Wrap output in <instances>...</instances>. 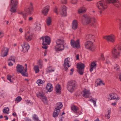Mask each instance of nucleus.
<instances>
[{
  "mask_svg": "<svg viewBox=\"0 0 121 121\" xmlns=\"http://www.w3.org/2000/svg\"><path fill=\"white\" fill-rule=\"evenodd\" d=\"M22 46L23 50L25 51L24 52H27L29 48V46L27 43H24Z\"/></svg>",
  "mask_w": 121,
  "mask_h": 121,
  "instance_id": "393cba45",
  "label": "nucleus"
},
{
  "mask_svg": "<svg viewBox=\"0 0 121 121\" xmlns=\"http://www.w3.org/2000/svg\"><path fill=\"white\" fill-rule=\"evenodd\" d=\"M61 2L63 4H66L67 3L66 0H61Z\"/></svg>",
  "mask_w": 121,
  "mask_h": 121,
  "instance_id": "5fc2aeb1",
  "label": "nucleus"
},
{
  "mask_svg": "<svg viewBox=\"0 0 121 121\" xmlns=\"http://www.w3.org/2000/svg\"><path fill=\"white\" fill-rule=\"evenodd\" d=\"M33 20V18L32 17H28V21L29 22H32Z\"/></svg>",
  "mask_w": 121,
  "mask_h": 121,
  "instance_id": "49530a36",
  "label": "nucleus"
},
{
  "mask_svg": "<svg viewBox=\"0 0 121 121\" xmlns=\"http://www.w3.org/2000/svg\"><path fill=\"white\" fill-rule=\"evenodd\" d=\"M83 16L84 19L82 20V23L84 25L89 24L92 26L95 22L96 20L94 17H91L86 15H84Z\"/></svg>",
  "mask_w": 121,
  "mask_h": 121,
  "instance_id": "f03ea898",
  "label": "nucleus"
},
{
  "mask_svg": "<svg viewBox=\"0 0 121 121\" xmlns=\"http://www.w3.org/2000/svg\"><path fill=\"white\" fill-rule=\"evenodd\" d=\"M46 89L49 92H51L52 90V84L50 83L47 84L46 86Z\"/></svg>",
  "mask_w": 121,
  "mask_h": 121,
  "instance_id": "cd10ccee",
  "label": "nucleus"
},
{
  "mask_svg": "<svg viewBox=\"0 0 121 121\" xmlns=\"http://www.w3.org/2000/svg\"><path fill=\"white\" fill-rule=\"evenodd\" d=\"M16 69L17 72L21 73L23 76H25L26 74V72L27 71V67H26L24 70V67L22 65L19 64L17 65L16 66Z\"/></svg>",
  "mask_w": 121,
  "mask_h": 121,
  "instance_id": "423d86ee",
  "label": "nucleus"
},
{
  "mask_svg": "<svg viewBox=\"0 0 121 121\" xmlns=\"http://www.w3.org/2000/svg\"><path fill=\"white\" fill-rule=\"evenodd\" d=\"M11 60L14 63L15 62V60L14 59V57H11V59H9L8 60Z\"/></svg>",
  "mask_w": 121,
  "mask_h": 121,
  "instance_id": "6e6d98bb",
  "label": "nucleus"
},
{
  "mask_svg": "<svg viewBox=\"0 0 121 121\" xmlns=\"http://www.w3.org/2000/svg\"><path fill=\"white\" fill-rule=\"evenodd\" d=\"M9 49L7 48H4L1 53V56L4 57L6 56L8 54Z\"/></svg>",
  "mask_w": 121,
  "mask_h": 121,
  "instance_id": "4be33fe9",
  "label": "nucleus"
},
{
  "mask_svg": "<svg viewBox=\"0 0 121 121\" xmlns=\"http://www.w3.org/2000/svg\"><path fill=\"white\" fill-rule=\"evenodd\" d=\"M106 63L107 64H109L110 63L109 61L107 60L106 61Z\"/></svg>",
  "mask_w": 121,
  "mask_h": 121,
  "instance_id": "0e129e2a",
  "label": "nucleus"
},
{
  "mask_svg": "<svg viewBox=\"0 0 121 121\" xmlns=\"http://www.w3.org/2000/svg\"><path fill=\"white\" fill-rule=\"evenodd\" d=\"M17 4V2L16 0H11V5L12 7L10 10L11 12L15 13L16 12Z\"/></svg>",
  "mask_w": 121,
  "mask_h": 121,
  "instance_id": "1a4fd4ad",
  "label": "nucleus"
},
{
  "mask_svg": "<svg viewBox=\"0 0 121 121\" xmlns=\"http://www.w3.org/2000/svg\"><path fill=\"white\" fill-rule=\"evenodd\" d=\"M8 65L9 66H12L13 65V64L10 61L9 62Z\"/></svg>",
  "mask_w": 121,
  "mask_h": 121,
  "instance_id": "13d9d810",
  "label": "nucleus"
},
{
  "mask_svg": "<svg viewBox=\"0 0 121 121\" xmlns=\"http://www.w3.org/2000/svg\"><path fill=\"white\" fill-rule=\"evenodd\" d=\"M54 12L56 14H58V8L56 7H55L54 10Z\"/></svg>",
  "mask_w": 121,
  "mask_h": 121,
  "instance_id": "3c124183",
  "label": "nucleus"
},
{
  "mask_svg": "<svg viewBox=\"0 0 121 121\" xmlns=\"http://www.w3.org/2000/svg\"><path fill=\"white\" fill-rule=\"evenodd\" d=\"M119 28L120 30H121V21L120 22V27Z\"/></svg>",
  "mask_w": 121,
  "mask_h": 121,
  "instance_id": "774afa93",
  "label": "nucleus"
},
{
  "mask_svg": "<svg viewBox=\"0 0 121 121\" xmlns=\"http://www.w3.org/2000/svg\"><path fill=\"white\" fill-rule=\"evenodd\" d=\"M43 45V46H42V47L44 49H47V46L46 45Z\"/></svg>",
  "mask_w": 121,
  "mask_h": 121,
  "instance_id": "4d7b16f0",
  "label": "nucleus"
},
{
  "mask_svg": "<svg viewBox=\"0 0 121 121\" xmlns=\"http://www.w3.org/2000/svg\"><path fill=\"white\" fill-rule=\"evenodd\" d=\"M61 87L60 85L58 84L55 87V90L56 92L59 94L60 93Z\"/></svg>",
  "mask_w": 121,
  "mask_h": 121,
  "instance_id": "c756f323",
  "label": "nucleus"
},
{
  "mask_svg": "<svg viewBox=\"0 0 121 121\" xmlns=\"http://www.w3.org/2000/svg\"><path fill=\"white\" fill-rule=\"evenodd\" d=\"M86 39L91 40V41L93 42L94 41L95 39V36L92 34H90L86 36Z\"/></svg>",
  "mask_w": 121,
  "mask_h": 121,
  "instance_id": "a878e982",
  "label": "nucleus"
},
{
  "mask_svg": "<svg viewBox=\"0 0 121 121\" xmlns=\"http://www.w3.org/2000/svg\"><path fill=\"white\" fill-rule=\"evenodd\" d=\"M97 100V99H96L95 98H92L90 100L91 102L93 103L95 106H96V103Z\"/></svg>",
  "mask_w": 121,
  "mask_h": 121,
  "instance_id": "ea45409f",
  "label": "nucleus"
},
{
  "mask_svg": "<svg viewBox=\"0 0 121 121\" xmlns=\"http://www.w3.org/2000/svg\"><path fill=\"white\" fill-rule=\"evenodd\" d=\"M70 60V58L69 57L66 58L65 60L63 66L66 71H68V68L70 67L71 65Z\"/></svg>",
  "mask_w": 121,
  "mask_h": 121,
  "instance_id": "6e6552de",
  "label": "nucleus"
},
{
  "mask_svg": "<svg viewBox=\"0 0 121 121\" xmlns=\"http://www.w3.org/2000/svg\"><path fill=\"white\" fill-rule=\"evenodd\" d=\"M110 98H108V100H110L111 99H116L117 100H118L120 99V97L118 95L116 94L115 93H113L111 94H109V96Z\"/></svg>",
  "mask_w": 121,
  "mask_h": 121,
  "instance_id": "6ab92c4d",
  "label": "nucleus"
},
{
  "mask_svg": "<svg viewBox=\"0 0 121 121\" xmlns=\"http://www.w3.org/2000/svg\"><path fill=\"white\" fill-rule=\"evenodd\" d=\"M37 96L38 97L41 99L42 101L45 104H47L48 101L47 97L45 96L44 94L42 92H39L37 94Z\"/></svg>",
  "mask_w": 121,
  "mask_h": 121,
  "instance_id": "9d476101",
  "label": "nucleus"
},
{
  "mask_svg": "<svg viewBox=\"0 0 121 121\" xmlns=\"http://www.w3.org/2000/svg\"><path fill=\"white\" fill-rule=\"evenodd\" d=\"M56 107L55 108L56 109L60 110L63 106L62 103L61 102H58L56 104Z\"/></svg>",
  "mask_w": 121,
  "mask_h": 121,
  "instance_id": "473e14b6",
  "label": "nucleus"
},
{
  "mask_svg": "<svg viewBox=\"0 0 121 121\" xmlns=\"http://www.w3.org/2000/svg\"><path fill=\"white\" fill-rule=\"evenodd\" d=\"M42 61L41 60H39L38 62L37 63V64L39 65V66L40 68H41L42 67Z\"/></svg>",
  "mask_w": 121,
  "mask_h": 121,
  "instance_id": "79ce46f5",
  "label": "nucleus"
},
{
  "mask_svg": "<svg viewBox=\"0 0 121 121\" xmlns=\"http://www.w3.org/2000/svg\"><path fill=\"white\" fill-rule=\"evenodd\" d=\"M113 4L115 6L117 7H119L121 6V4L119 1L117 0H115Z\"/></svg>",
  "mask_w": 121,
  "mask_h": 121,
  "instance_id": "72a5a7b5",
  "label": "nucleus"
},
{
  "mask_svg": "<svg viewBox=\"0 0 121 121\" xmlns=\"http://www.w3.org/2000/svg\"><path fill=\"white\" fill-rule=\"evenodd\" d=\"M78 22L77 20H74L72 22V27L73 30L77 29L78 26Z\"/></svg>",
  "mask_w": 121,
  "mask_h": 121,
  "instance_id": "412c9836",
  "label": "nucleus"
},
{
  "mask_svg": "<svg viewBox=\"0 0 121 121\" xmlns=\"http://www.w3.org/2000/svg\"><path fill=\"white\" fill-rule=\"evenodd\" d=\"M101 58L103 60H104L105 59V58L104 57V56L103 54H102L101 55Z\"/></svg>",
  "mask_w": 121,
  "mask_h": 121,
  "instance_id": "052dcab7",
  "label": "nucleus"
},
{
  "mask_svg": "<svg viewBox=\"0 0 121 121\" xmlns=\"http://www.w3.org/2000/svg\"><path fill=\"white\" fill-rule=\"evenodd\" d=\"M114 69L118 72L119 70V67L117 65H115L114 66Z\"/></svg>",
  "mask_w": 121,
  "mask_h": 121,
  "instance_id": "37998d69",
  "label": "nucleus"
},
{
  "mask_svg": "<svg viewBox=\"0 0 121 121\" xmlns=\"http://www.w3.org/2000/svg\"><path fill=\"white\" fill-rule=\"evenodd\" d=\"M71 109L75 114L77 115L75 116L76 117H77L79 115L82 114V113L80 112L79 108L74 105H73L71 106Z\"/></svg>",
  "mask_w": 121,
  "mask_h": 121,
  "instance_id": "9b49d317",
  "label": "nucleus"
},
{
  "mask_svg": "<svg viewBox=\"0 0 121 121\" xmlns=\"http://www.w3.org/2000/svg\"><path fill=\"white\" fill-rule=\"evenodd\" d=\"M33 35L32 33L28 31L26 33L25 35V38L28 41H30L32 39Z\"/></svg>",
  "mask_w": 121,
  "mask_h": 121,
  "instance_id": "aec40b11",
  "label": "nucleus"
},
{
  "mask_svg": "<svg viewBox=\"0 0 121 121\" xmlns=\"http://www.w3.org/2000/svg\"><path fill=\"white\" fill-rule=\"evenodd\" d=\"M76 60H78L79 59V55H77L76 56Z\"/></svg>",
  "mask_w": 121,
  "mask_h": 121,
  "instance_id": "338daca9",
  "label": "nucleus"
},
{
  "mask_svg": "<svg viewBox=\"0 0 121 121\" xmlns=\"http://www.w3.org/2000/svg\"><path fill=\"white\" fill-rule=\"evenodd\" d=\"M116 102H115L114 103H112L111 105L113 106H115L116 105Z\"/></svg>",
  "mask_w": 121,
  "mask_h": 121,
  "instance_id": "680f3d73",
  "label": "nucleus"
},
{
  "mask_svg": "<svg viewBox=\"0 0 121 121\" xmlns=\"http://www.w3.org/2000/svg\"><path fill=\"white\" fill-rule=\"evenodd\" d=\"M52 20L51 18L49 17L46 19V22L47 25L48 26L50 25L51 23Z\"/></svg>",
  "mask_w": 121,
  "mask_h": 121,
  "instance_id": "f704fd0d",
  "label": "nucleus"
},
{
  "mask_svg": "<svg viewBox=\"0 0 121 121\" xmlns=\"http://www.w3.org/2000/svg\"><path fill=\"white\" fill-rule=\"evenodd\" d=\"M90 94V91L86 89H85L81 92L82 96L83 97L86 98H88Z\"/></svg>",
  "mask_w": 121,
  "mask_h": 121,
  "instance_id": "dca6fc26",
  "label": "nucleus"
},
{
  "mask_svg": "<svg viewBox=\"0 0 121 121\" xmlns=\"http://www.w3.org/2000/svg\"><path fill=\"white\" fill-rule=\"evenodd\" d=\"M54 70V68L51 66H49L47 70V72L48 73L53 72Z\"/></svg>",
  "mask_w": 121,
  "mask_h": 121,
  "instance_id": "4c0bfd02",
  "label": "nucleus"
},
{
  "mask_svg": "<svg viewBox=\"0 0 121 121\" xmlns=\"http://www.w3.org/2000/svg\"><path fill=\"white\" fill-rule=\"evenodd\" d=\"M117 48L118 50L121 51V43L120 44L115 47Z\"/></svg>",
  "mask_w": 121,
  "mask_h": 121,
  "instance_id": "09e8293b",
  "label": "nucleus"
},
{
  "mask_svg": "<svg viewBox=\"0 0 121 121\" xmlns=\"http://www.w3.org/2000/svg\"><path fill=\"white\" fill-rule=\"evenodd\" d=\"M19 31L21 33H22L23 32L22 29V28H20L19 30Z\"/></svg>",
  "mask_w": 121,
  "mask_h": 121,
  "instance_id": "bf43d9fd",
  "label": "nucleus"
},
{
  "mask_svg": "<svg viewBox=\"0 0 121 121\" xmlns=\"http://www.w3.org/2000/svg\"><path fill=\"white\" fill-rule=\"evenodd\" d=\"M25 103L26 104L28 105L30 103V104L31 102L29 100H26L25 101Z\"/></svg>",
  "mask_w": 121,
  "mask_h": 121,
  "instance_id": "8fccbe9b",
  "label": "nucleus"
},
{
  "mask_svg": "<svg viewBox=\"0 0 121 121\" xmlns=\"http://www.w3.org/2000/svg\"><path fill=\"white\" fill-rule=\"evenodd\" d=\"M86 9L84 7H82L78 10V12L79 14H81L85 13L86 11Z\"/></svg>",
  "mask_w": 121,
  "mask_h": 121,
  "instance_id": "bb28decb",
  "label": "nucleus"
},
{
  "mask_svg": "<svg viewBox=\"0 0 121 121\" xmlns=\"http://www.w3.org/2000/svg\"><path fill=\"white\" fill-rule=\"evenodd\" d=\"M44 81H42L41 80L39 79L37 80L36 82L39 86H40L43 84H44Z\"/></svg>",
  "mask_w": 121,
  "mask_h": 121,
  "instance_id": "e433bc0d",
  "label": "nucleus"
},
{
  "mask_svg": "<svg viewBox=\"0 0 121 121\" xmlns=\"http://www.w3.org/2000/svg\"><path fill=\"white\" fill-rule=\"evenodd\" d=\"M34 69L36 73H38L39 71V67L37 65H35L34 67Z\"/></svg>",
  "mask_w": 121,
  "mask_h": 121,
  "instance_id": "58836bf2",
  "label": "nucleus"
},
{
  "mask_svg": "<svg viewBox=\"0 0 121 121\" xmlns=\"http://www.w3.org/2000/svg\"><path fill=\"white\" fill-rule=\"evenodd\" d=\"M60 112V110L56 109H55V110H54L53 113V117H57Z\"/></svg>",
  "mask_w": 121,
  "mask_h": 121,
  "instance_id": "c85d7f7f",
  "label": "nucleus"
},
{
  "mask_svg": "<svg viewBox=\"0 0 121 121\" xmlns=\"http://www.w3.org/2000/svg\"><path fill=\"white\" fill-rule=\"evenodd\" d=\"M64 42L62 40L59 39L56 41V45L55 47V50L56 51H61L63 50L64 48Z\"/></svg>",
  "mask_w": 121,
  "mask_h": 121,
  "instance_id": "20e7f679",
  "label": "nucleus"
},
{
  "mask_svg": "<svg viewBox=\"0 0 121 121\" xmlns=\"http://www.w3.org/2000/svg\"><path fill=\"white\" fill-rule=\"evenodd\" d=\"M60 13L63 16H66V8L65 6L64 5L61 6L60 10Z\"/></svg>",
  "mask_w": 121,
  "mask_h": 121,
  "instance_id": "f3484780",
  "label": "nucleus"
},
{
  "mask_svg": "<svg viewBox=\"0 0 121 121\" xmlns=\"http://www.w3.org/2000/svg\"><path fill=\"white\" fill-rule=\"evenodd\" d=\"M96 67V64L95 62L93 61L91 64L90 68V71L91 72H92L93 70L95 69Z\"/></svg>",
  "mask_w": 121,
  "mask_h": 121,
  "instance_id": "b1692460",
  "label": "nucleus"
},
{
  "mask_svg": "<svg viewBox=\"0 0 121 121\" xmlns=\"http://www.w3.org/2000/svg\"><path fill=\"white\" fill-rule=\"evenodd\" d=\"M40 40L43 43V45L49 44L51 42L50 38L48 36H46L44 37H42L40 39Z\"/></svg>",
  "mask_w": 121,
  "mask_h": 121,
  "instance_id": "0eeeda50",
  "label": "nucleus"
},
{
  "mask_svg": "<svg viewBox=\"0 0 121 121\" xmlns=\"http://www.w3.org/2000/svg\"><path fill=\"white\" fill-rule=\"evenodd\" d=\"M32 4L30 3V5L26 8L24 11H19L18 12L19 14L21 15L24 20H26L27 15V13L29 14H31L33 11Z\"/></svg>",
  "mask_w": 121,
  "mask_h": 121,
  "instance_id": "f257e3e1",
  "label": "nucleus"
},
{
  "mask_svg": "<svg viewBox=\"0 0 121 121\" xmlns=\"http://www.w3.org/2000/svg\"><path fill=\"white\" fill-rule=\"evenodd\" d=\"M119 79H120V80L121 81V73H120V74L119 75Z\"/></svg>",
  "mask_w": 121,
  "mask_h": 121,
  "instance_id": "69168bd1",
  "label": "nucleus"
},
{
  "mask_svg": "<svg viewBox=\"0 0 121 121\" xmlns=\"http://www.w3.org/2000/svg\"><path fill=\"white\" fill-rule=\"evenodd\" d=\"M97 6L98 8L101 11L104 10L107 8V6L104 0H101L97 3Z\"/></svg>",
  "mask_w": 121,
  "mask_h": 121,
  "instance_id": "39448f33",
  "label": "nucleus"
},
{
  "mask_svg": "<svg viewBox=\"0 0 121 121\" xmlns=\"http://www.w3.org/2000/svg\"><path fill=\"white\" fill-rule=\"evenodd\" d=\"M78 1L77 0H72L71 1V3L73 4H75L77 3Z\"/></svg>",
  "mask_w": 121,
  "mask_h": 121,
  "instance_id": "603ef678",
  "label": "nucleus"
},
{
  "mask_svg": "<svg viewBox=\"0 0 121 121\" xmlns=\"http://www.w3.org/2000/svg\"><path fill=\"white\" fill-rule=\"evenodd\" d=\"M33 117L36 120H38V118L36 114H34L33 116Z\"/></svg>",
  "mask_w": 121,
  "mask_h": 121,
  "instance_id": "864d4df0",
  "label": "nucleus"
},
{
  "mask_svg": "<svg viewBox=\"0 0 121 121\" xmlns=\"http://www.w3.org/2000/svg\"><path fill=\"white\" fill-rule=\"evenodd\" d=\"M71 46L73 48H78L80 47L79 40V39L75 41L73 40H72L70 41Z\"/></svg>",
  "mask_w": 121,
  "mask_h": 121,
  "instance_id": "4468645a",
  "label": "nucleus"
},
{
  "mask_svg": "<svg viewBox=\"0 0 121 121\" xmlns=\"http://www.w3.org/2000/svg\"><path fill=\"white\" fill-rule=\"evenodd\" d=\"M77 87L76 82L74 81L71 80L68 81L67 85V88L70 92H72Z\"/></svg>",
  "mask_w": 121,
  "mask_h": 121,
  "instance_id": "7ed1b4c3",
  "label": "nucleus"
},
{
  "mask_svg": "<svg viewBox=\"0 0 121 121\" xmlns=\"http://www.w3.org/2000/svg\"><path fill=\"white\" fill-rule=\"evenodd\" d=\"M117 48L115 47L112 51V53L114 57L117 58L120 56V53Z\"/></svg>",
  "mask_w": 121,
  "mask_h": 121,
  "instance_id": "a211bd4d",
  "label": "nucleus"
},
{
  "mask_svg": "<svg viewBox=\"0 0 121 121\" xmlns=\"http://www.w3.org/2000/svg\"><path fill=\"white\" fill-rule=\"evenodd\" d=\"M98 85H102L104 84V83H103V82L101 80L99 81V82H97Z\"/></svg>",
  "mask_w": 121,
  "mask_h": 121,
  "instance_id": "a18cd8bd",
  "label": "nucleus"
},
{
  "mask_svg": "<svg viewBox=\"0 0 121 121\" xmlns=\"http://www.w3.org/2000/svg\"><path fill=\"white\" fill-rule=\"evenodd\" d=\"M104 38L108 42L113 43L115 41V37L113 35L111 34L104 37Z\"/></svg>",
  "mask_w": 121,
  "mask_h": 121,
  "instance_id": "f8f14e48",
  "label": "nucleus"
},
{
  "mask_svg": "<svg viewBox=\"0 0 121 121\" xmlns=\"http://www.w3.org/2000/svg\"><path fill=\"white\" fill-rule=\"evenodd\" d=\"M41 27V25L39 23H37L34 30L35 31H38L40 30Z\"/></svg>",
  "mask_w": 121,
  "mask_h": 121,
  "instance_id": "2f4dec72",
  "label": "nucleus"
},
{
  "mask_svg": "<svg viewBox=\"0 0 121 121\" xmlns=\"http://www.w3.org/2000/svg\"><path fill=\"white\" fill-rule=\"evenodd\" d=\"M85 67L84 65L82 63H78L77 65V67L78 69V72L79 74L82 75L83 74V69Z\"/></svg>",
  "mask_w": 121,
  "mask_h": 121,
  "instance_id": "ddd939ff",
  "label": "nucleus"
},
{
  "mask_svg": "<svg viewBox=\"0 0 121 121\" xmlns=\"http://www.w3.org/2000/svg\"><path fill=\"white\" fill-rule=\"evenodd\" d=\"M13 78L12 76L10 75H8L7 76V79L9 80L10 82H12L13 81Z\"/></svg>",
  "mask_w": 121,
  "mask_h": 121,
  "instance_id": "a19ab883",
  "label": "nucleus"
},
{
  "mask_svg": "<svg viewBox=\"0 0 121 121\" xmlns=\"http://www.w3.org/2000/svg\"><path fill=\"white\" fill-rule=\"evenodd\" d=\"M115 0H106V2L109 3L113 4Z\"/></svg>",
  "mask_w": 121,
  "mask_h": 121,
  "instance_id": "de8ad7c7",
  "label": "nucleus"
},
{
  "mask_svg": "<svg viewBox=\"0 0 121 121\" xmlns=\"http://www.w3.org/2000/svg\"><path fill=\"white\" fill-rule=\"evenodd\" d=\"M86 48L89 50L92 51V49L93 46L92 42L89 41L86 42L85 44Z\"/></svg>",
  "mask_w": 121,
  "mask_h": 121,
  "instance_id": "2eb2a0df",
  "label": "nucleus"
},
{
  "mask_svg": "<svg viewBox=\"0 0 121 121\" xmlns=\"http://www.w3.org/2000/svg\"><path fill=\"white\" fill-rule=\"evenodd\" d=\"M49 6L48 5L43 8L42 13L44 15L46 16L48 14L49 10Z\"/></svg>",
  "mask_w": 121,
  "mask_h": 121,
  "instance_id": "5701e85b",
  "label": "nucleus"
},
{
  "mask_svg": "<svg viewBox=\"0 0 121 121\" xmlns=\"http://www.w3.org/2000/svg\"><path fill=\"white\" fill-rule=\"evenodd\" d=\"M22 99V98L20 96H18L17 97L15 101H17V103H18L21 101Z\"/></svg>",
  "mask_w": 121,
  "mask_h": 121,
  "instance_id": "c03bdc74",
  "label": "nucleus"
},
{
  "mask_svg": "<svg viewBox=\"0 0 121 121\" xmlns=\"http://www.w3.org/2000/svg\"><path fill=\"white\" fill-rule=\"evenodd\" d=\"M9 109L8 107H5L3 109V112L5 114H8L9 113Z\"/></svg>",
  "mask_w": 121,
  "mask_h": 121,
  "instance_id": "c9c22d12",
  "label": "nucleus"
},
{
  "mask_svg": "<svg viewBox=\"0 0 121 121\" xmlns=\"http://www.w3.org/2000/svg\"><path fill=\"white\" fill-rule=\"evenodd\" d=\"M3 35V34L1 32H0V38L2 37Z\"/></svg>",
  "mask_w": 121,
  "mask_h": 121,
  "instance_id": "e2e57ef3",
  "label": "nucleus"
},
{
  "mask_svg": "<svg viewBox=\"0 0 121 121\" xmlns=\"http://www.w3.org/2000/svg\"><path fill=\"white\" fill-rule=\"evenodd\" d=\"M111 112V109L110 108H108L106 112L105 113V116L108 119L110 118V115Z\"/></svg>",
  "mask_w": 121,
  "mask_h": 121,
  "instance_id": "7c9ffc66",
  "label": "nucleus"
}]
</instances>
